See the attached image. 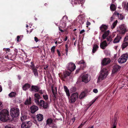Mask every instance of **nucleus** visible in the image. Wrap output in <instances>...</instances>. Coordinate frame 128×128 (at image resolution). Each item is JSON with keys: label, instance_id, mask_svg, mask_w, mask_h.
Returning <instances> with one entry per match:
<instances>
[{"label": "nucleus", "instance_id": "obj_1", "mask_svg": "<svg viewBox=\"0 0 128 128\" xmlns=\"http://www.w3.org/2000/svg\"><path fill=\"white\" fill-rule=\"evenodd\" d=\"M9 112L6 109L3 110L0 112V120L2 122H6L9 120Z\"/></svg>", "mask_w": 128, "mask_h": 128}, {"label": "nucleus", "instance_id": "obj_2", "mask_svg": "<svg viewBox=\"0 0 128 128\" xmlns=\"http://www.w3.org/2000/svg\"><path fill=\"white\" fill-rule=\"evenodd\" d=\"M108 75V70L105 68H103L100 71V74L98 80V82H100V80L105 79Z\"/></svg>", "mask_w": 128, "mask_h": 128}, {"label": "nucleus", "instance_id": "obj_3", "mask_svg": "<svg viewBox=\"0 0 128 128\" xmlns=\"http://www.w3.org/2000/svg\"><path fill=\"white\" fill-rule=\"evenodd\" d=\"M10 115L12 118L18 117L20 114V110L18 108L16 107H13L10 109Z\"/></svg>", "mask_w": 128, "mask_h": 128}, {"label": "nucleus", "instance_id": "obj_4", "mask_svg": "<svg viewBox=\"0 0 128 128\" xmlns=\"http://www.w3.org/2000/svg\"><path fill=\"white\" fill-rule=\"evenodd\" d=\"M40 88L37 86H32L30 90L31 92L34 91L35 92H38L39 93L41 94H43L45 92L44 90H40Z\"/></svg>", "mask_w": 128, "mask_h": 128}, {"label": "nucleus", "instance_id": "obj_5", "mask_svg": "<svg viewBox=\"0 0 128 128\" xmlns=\"http://www.w3.org/2000/svg\"><path fill=\"white\" fill-rule=\"evenodd\" d=\"M128 58V54L126 53L123 54L118 59V62L119 63H123L125 62Z\"/></svg>", "mask_w": 128, "mask_h": 128}, {"label": "nucleus", "instance_id": "obj_6", "mask_svg": "<svg viewBox=\"0 0 128 128\" xmlns=\"http://www.w3.org/2000/svg\"><path fill=\"white\" fill-rule=\"evenodd\" d=\"M78 64H81L80 68L78 69H77L76 70L75 74L78 73L80 71L81 69L84 70V68H85L86 66V64L84 60H82L79 61L78 62Z\"/></svg>", "mask_w": 128, "mask_h": 128}, {"label": "nucleus", "instance_id": "obj_7", "mask_svg": "<svg viewBox=\"0 0 128 128\" xmlns=\"http://www.w3.org/2000/svg\"><path fill=\"white\" fill-rule=\"evenodd\" d=\"M127 31L126 27L125 24H122L119 26L118 31L120 34H124Z\"/></svg>", "mask_w": 128, "mask_h": 128}, {"label": "nucleus", "instance_id": "obj_8", "mask_svg": "<svg viewBox=\"0 0 128 128\" xmlns=\"http://www.w3.org/2000/svg\"><path fill=\"white\" fill-rule=\"evenodd\" d=\"M66 68L70 72H72L76 69V66L74 63L70 62L67 64Z\"/></svg>", "mask_w": 128, "mask_h": 128}, {"label": "nucleus", "instance_id": "obj_9", "mask_svg": "<svg viewBox=\"0 0 128 128\" xmlns=\"http://www.w3.org/2000/svg\"><path fill=\"white\" fill-rule=\"evenodd\" d=\"M32 126V123L30 121L22 122L21 125L22 128H29Z\"/></svg>", "mask_w": 128, "mask_h": 128}, {"label": "nucleus", "instance_id": "obj_10", "mask_svg": "<svg viewBox=\"0 0 128 128\" xmlns=\"http://www.w3.org/2000/svg\"><path fill=\"white\" fill-rule=\"evenodd\" d=\"M78 94L77 92L73 94L71 96L70 101L72 103L74 102L78 98Z\"/></svg>", "mask_w": 128, "mask_h": 128}, {"label": "nucleus", "instance_id": "obj_11", "mask_svg": "<svg viewBox=\"0 0 128 128\" xmlns=\"http://www.w3.org/2000/svg\"><path fill=\"white\" fill-rule=\"evenodd\" d=\"M111 61L110 59L108 58H104L102 60L101 64L102 66H105L109 64Z\"/></svg>", "mask_w": 128, "mask_h": 128}, {"label": "nucleus", "instance_id": "obj_12", "mask_svg": "<svg viewBox=\"0 0 128 128\" xmlns=\"http://www.w3.org/2000/svg\"><path fill=\"white\" fill-rule=\"evenodd\" d=\"M84 15V14H80L79 15L78 17L80 18L78 21V22L81 24H83L85 22Z\"/></svg>", "mask_w": 128, "mask_h": 128}, {"label": "nucleus", "instance_id": "obj_13", "mask_svg": "<svg viewBox=\"0 0 128 128\" xmlns=\"http://www.w3.org/2000/svg\"><path fill=\"white\" fill-rule=\"evenodd\" d=\"M88 74L83 75L82 77V81L85 83H87L90 80V79L88 78Z\"/></svg>", "mask_w": 128, "mask_h": 128}, {"label": "nucleus", "instance_id": "obj_14", "mask_svg": "<svg viewBox=\"0 0 128 128\" xmlns=\"http://www.w3.org/2000/svg\"><path fill=\"white\" fill-rule=\"evenodd\" d=\"M70 72H66L64 73L63 75H61L59 74V76L62 79H64V78H66L68 76L70 75Z\"/></svg>", "mask_w": 128, "mask_h": 128}, {"label": "nucleus", "instance_id": "obj_15", "mask_svg": "<svg viewBox=\"0 0 128 128\" xmlns=\"http://www.w3.org/2000/svg\"><path fill=\"white\" fill-rule=\"evenodd\" d=\"M121 67L119 66L116 64L114 65L113 67V69L112 72L113 73H114L116 72H118L120 70Z\"/></svg>", "mask_w": 128, "mask_h": 128}, {"label": "nucleus", "instance_id": "obj_16", "mask_svg": "<svg viewBox=\"0 0 128 128\" xmlns=\"http://www.w3.org/2000/svg\"><path fill=\"white\" fill-rule=\"evenodd\" d=\"M66 26V22L65 20H64L63 18L60 21V26L62 28H65Z\"/></svg>", "mask_w": 128, "mask_h": 128}, {"label": "nucleus", "instance_id": "obj_17", "mask_svg": "<svg viewBox=\"0 0 128 128\" xmlns=\"http://www.w3.org/2000/svg\"><path fill=\"white\" fill-rule=\"evenodd\" d=\"M107 45L108 44L106 41V40H104L103 42L100 44V48L103 50L104 49L106 48Z\"/></svg>", "mask_w": 128, "mask_h": 128}, {"label": "nucleus", "instance_id": "obj_18", "mask_svg": "<svg viewBox=\"0 0 128 128\" xmlns=\"http://www.w3.org/2000/svg\"><path fill=\"white\" fill-rule=\"evenodd\" d=\"M100 30L102 32L106 31L108 28V26L102 24L100 28Z\"/></svg>", "mask_w": 128, "mask_h": 128}, {"label": "nucleus", "instance_id": "obj_19", "mask_svg": "<svg viewBox=\"0 0 128 128\" xmlns=\"http://www.w3.org/2000/svg\"><path fill=\"white\" fill-rule=\"evenodd\" d=\"M30 109L31 110V112L34 113L38 110V108L37 106L33 105L30 108Z\"/></svg>", "mask_w": 128, "mask_h": 128}, {"label": "nucleus", "instance_id": "obj_20", "mask_svg": "<svg viewBox=\"0 0 128 128\" xmlns=\"http://www.w3.org/2000/svg\"><path fill=\"white\" fill-rule=\"evenodd\" d=\"M110 31L109 30H108L106 31H105L104 32V33L103 34L102 38V39H101V40H102V39L104 40L109 35L110 33Z\"/></svg>", "mask_w": 128, "mask_h": 128}, {"label": "nucleus", "instance_id": "obj_21", "mask_svg": "<svg viewBox=\"0 0 128 128\" xmlns=\"http://www.w3.org/2000/svg\"><path fill=\"white\" fill-rule=\"evenodd\" d=\"M30 87V84L27 83L25 84L22 86L23 90L24 91H26Z\"/></svg>", "mask_w": 128, "mask_h": 128}, {"label": "nucleus", "instance_id": "obj_22", "mask_svg": "<svg viewBox=\"0 0 128 128\" xmlns=\"http://www.w3.org/2000/svg\"><path fill=\"white\" fill-rule=\"evenodd\" d=\"M122 38V37L120 36H117L114 40L113 42L114 43H117L119 42L120 40Z\"/></svg>", "mask_w": 128, "mask_h": 128}, {"label": "nucleus", "instance_id": "obj_23", "mask_svg": "<svg viewBox=\"0 0 128 128\" xmlns=\"http://www.w3.org/2000/svg\"><path fill=\"white\" fill-rule=\"evenodd\" d=\"M86 96V94L85 92L84 91L81 92L79 96V98L80 99H82Z\"/></svg>", "mask_w": 128, "mask_h": 128}, {"label": "nucleus", "instance_id": "obj_24", "mask_svg": "<svg viewBox=\"0 0 128 128\" xmlns=\"http://www.w3.org/2000/svg\"><path fill=\"white\" fill-rule=\"evenodd\" d=\"M37 119L38 121H41L43 119V116L41 114H38L37 116Z\"/></svg>", "mask_w": 128, "mask_h": 128}, {"label": "nucleus", "instance_id": "obj_25", "mask_svg": "<svg viewBox=\"0 0 128 128\" xmlns=\"http://www.w3.org/2000/svg\"><path fill=\"white\" fill-rule=\"evenodd\" d=\"M128 46V43L123 41L121 47L122 50H123L126 47Z\"/></svg>", "mask_w": 128, "mask_h": 128}, {"label": "nucleus", "instance_id": "obj_26", "mask_svg": "<svg viewBox=\"0 0 128 128\" xmlns=\"http://www.w3.org/2000/svg\"><path fill=\"white\" fill-rule=\"evenodd\" d=\"M99 47L98 45L96 44L94 45L92 50V52L94 53L98 50Z\"/></svg>", "mask_w": 128, "mask_h": 128}, {"label": "nucleus", "instance_id": "obj_27", "mask_svg": "<svg viewBox=\"0 0 128 128\" xmlns=\"http://www.w3.org/2000/svg\"><path fill=\"white\" fill-rule=\"evenodd\" d=\"M64 88L65 91L66 93V95L69 97L70 96V93L69 90L67 87L66 86H64Z\"/></svg>", "mask_w": 128, "mask_h": 128}, {"label": "nucleus", "instance_id": "obj_28", "mask_svg": "<svg viewBox=\"0 0 128 128\" xmlns=\"http://www.w3.org/2000/svg\"><path fill=\"white\" fill-rule=\"evenodd\" d=\"M52 120L50 118L48 119L46 121V124L49 125L50 126L52 124Z\"/></svg>", "mask_w": 128, "mask_h": 128}, {"label": "nucleus", "instance_id": "obj_29", "mask_svg": "<svg viewBox=\"0 0 128 128\" xmlns=\"http://www.w3.org/2000/svg\"><path fill=\"white\" fill-rule=\"evenodd\" d=\"M117 120L116 118V117L114 118V123L113 125L111 126V128H116V125L117 124V123L116 122Z\"/></svg>", "mask_w": 128, "mask_h": 128}, {"label": "nucleus", "instance_id": "obj_30", "mask_svg": "<svg viewBox=\"0 0 128 128\" xmlns=\"http://www.w3.org/2000/svg\"><path fill=\"white\" fill-rule=\"evenodd\" d=\"M33 70V72L34 73V75L38 77V70L37 69L34 68V69L32 70Z\"/></svg>", "mask_w": 128, "mask_h": 128}, {"label": "nucleus", "instance_id": "obj_31", "mask_svg": "<svg viewBox=\"0 0 128 128\" xmlns=\"http://www.w3.org/2000/svg\"><path fill=\"white\" fill-rule=\"evenodd\" d=\"M31 98L29 97L28 99L27 98L24 104H31Z\"/></svg>", "mask_w": 128, "mask_h": 128}, {"label": "nucleus", "instance_id": "obj_32", "mask_svg": "<svg viewBox=\"0 0 128 128\" xmlns=\"http://www.w3.org/2000/svg\"><path fill=\"white\" fill-rule=\"evenodd\" d=\"M16 56V55H15L14 54L11 57L9 55H8L6 56H5V57L6 58H8V59H10V58H12L13 59H14Z\"/></svg>", "mask_w": 128, "mask_h": 128}, {"label": "nucleus", "instance_id": "obj_33", "mask_svg": "<svg viewBox=\"0 0 128 128\" xmlns=\"http://www.w3.org/2000/svg\"><path fill=\"white\" fill-rule=\"evenodd\" d=\"M118 21L116 20L112 24V26H111L112 29H113L116 27L117 24L118 23Z\"/></svg>", "mask_w": 128, "mask_h": 128}, {"label": "nucleus", "instance_id": "obj_34", "mask_svg": "<svg viewBox=\"0 0 128 128\" xmlns=\"http://www.w3.org/2000/svg\"><path fill=\"white\" fill-rule=\"evenodd\" d=\"M110 8L111 10L114 11L116 9L115 6L113 4H111L110 6Z\"/></svg>", "mask_w": 128, "mask_h": 128}, {"label": "nucleus", "instance_id": "obj_35", "mask_svg": "<svg viewBox=\"0 0 128 128\" xmlns=\"http://www.w3.org/2000/svg\"><path fill=\"white\" fill-rule=\"evenodd\" d=\"M16 95V93L14 92H12L9 94V96L11 97H14Z\"/></svg>", "mask_w": 128, "mask_h": 128}, {"label": "nucleus", "instance_id": "obj_36", "mask_svg": "<svg viewBox=\"0 0 128 128\" xmlns=\"http://www.w3.org/2000/svg\"><path fill=\"white\" fill-rule=\"evenodd\" d=\"M31 65L30 66V67H31L32 69V70L34 69V68H35V66L34 64V62H31Z\"/></svg>", "mask_w": 128, "mask_h": 128}, {"label": "nucleus", "instance_id": "obj_37", "mask_svg": "<svg viewBox=\"0 0 128 128\" xmlns=\"http://www.w3.org/2000/svg\"><path fill=\"white\" fill-rule=\"evenodd\" d=\"M43 97L46 100H48V96L47 94L45 95H43Z\"/></svg>", "mask_w": 128, "mask_h": 128}, {"label": "nucleus", "instance_id": "obj_38", "mask_svg": "<svg viewBox=\"0 0 128 128\" xmlns=\"http://www.w3.org/2000/svg\"><path fill=\"white\" fill-rule=\"evenodd\" d=\"M55 46H52L51 48V50L52 53V54H54L55 52Z\"/></svg>", "mask_w": 128, "mask_h": 128}, {"label": "nucleus", "instance_id": "obj_39", "mask_svg": "<svg viewBox=\"0 0 128 128\" xmlns=\"http://www.w3.org/2000/svg\"><path fill=\"white\" fill-rule=\"evenodd\" d=\"M123 41L128 43V36H127L125 37Z\"/></svg>", "mask_w": 128, "mask_h": 128}, {"label": "nucleus", "instance_id": "obj_40", "mask_svg": "<svg viewBox=\"0 0 128 128\" xmlns=\"http://www.w3.org/2000/svg\"><path fill=\"white\" fill-rule=\"evenodd\" d=\"M72 0V2H74V3L75 4H77V2L78 3L79 1L81 2L82 1L84 0Z\"/></svg>", "mask_w": 128, "mask_h": 128}, {"label": "nucleus", "instance_id": "obj_41", "mask_svg": "<svg viewBox=\"0 0 128 128\" xmlns=\"http://www.w3.org/2000/svg\"><path fill=\"white\" fill-rule=\"evenodd\" d=\"M34 96L35 97L38 99H39L40 97V96L38 93L35 94Z\"/></svg>", "mask_w": 128, "mask_h": 128}, {"label": "nucleus", "instance_id": "obj_42", "mask_svg": "<svg viewBox=\"0 0 128 128\" xmlns=\"http://www.w3.org/2000/svg\"><path fill=\"white\" fill-rule=\"evenodd\" d=\"M108 42H111L112 40V38L110 36H109L106 38Z\"/></svg>", "mask_w": 128, "mask_h": 128}, {"label": "nucleus", "instance_id": "obj_43", "mask_svg": "<svg viewBox=\"0 0 128 128\" xmlns=\"http://www.w3.org/2000/svg\"><path fill=\"white\" fill-rule=\"evenodd\" d=\"M118 17L119 19L121 20H123L124 18L123 16L120 14Z\"/></svg>", "mask_w": 128, "mask_h": 128}, {"label": "nucleus", "instance_id": "obj_44", "mask_svg": "<svg viewBox=\"0 0 128 128\" xmlns=\"http://www.w3.org/2000/svg\"><path fill=\"white\" fill-rule=\"evenodd\" d=\"M16 103H20L22 101L18 98L16 99L15 100Z\"/></svg>", "mask_w": 128, "mask_h": 128}, {"label": "nucleus", "instance_id": "obj_45", "mask_svg": "<svg viewBox=\"0 0 128 128\" xmlns=\"http://www.w3.org/2000/svg\"><path fill=\"white\" fill-rule=\"evenodd\" d=\"M41 106H42L43 108L44 109L47 108L48 107V104H40Z\"/></svg>", "mask_w": 128, "mask_h": 128}, {"label": "nucleus", "instance_id": "obj_46", "mask_svg": "<svg viewBox=\"0 0 128 128\" xmlns=\"http://www.w3.org/2000/svg\"><path fill=\"white\" fill-rule=\"evenodd\" d=\"M26 118V117L25 116H23L21 117V119L22 121H24V120Z\"/></svg>", "mask_w": 128, "mask_h": 128}, {"label": "nucleus", "instance_id": "obj_47", "mask_svg": "<svg viewBox=\"0 0 128 128\" xmlns=\"http://www.w3.org/2000/svg\"><path fill=\"white\" fill-rule=\"evenodd\" d=\"M114 15H113L110 18V21L111 22L112 21L114 18Z\"/></svg>", "mask_w": 128, "mask_h": 128}, {"label": "nucleus", "instance_id": "obj_48", "mask_svg": "<svg viewBox=\"0 0 128 128\" xmlns=\"http://www.w3.org/2000/svg\"><path fill=\"white\" fill-rule=\"evenodd\" d=\"M50 126L53 128H56L57 127L56 125L55 124H53V123L51 124V125H50Z\"/></svg>", "mask_w": 128, "mask_h": 128}, {"label": "nucleus", "instance_id": "obj_49", "mask_svg": "<svg viewBox=\"0 0 128 128\" xmlns=\"http://www.w3.org/2000/svg\"><path fill=\"white\" fill-rule=\"evenodd\" d=\"M119 13H118L116 11L114 12V14L113 15H114V17H115L116 16L118 17L119 16Z\"/></svg>", "mask_w": 128, "mask_h": 128}, {"label": "nucleus", "instance_id": "obj_50", "mask_svg": "<svg viewBox=\"0 0 128 128\" xmlns=\"http://www.w3.org/2000/svg\"><path fill=\"white\" fill-rule=\"evenodd\" d=\"M86 27H88V26H90L91 24V23L90 22H89L87 20L86 22Z\"/></svg>", "mask_w": 128, "mask_h": 128}, {"label": "nucleus", "instance_id": "obj_51", "mask_svg": "<svg viewBox=\"0 0 128 128\" xmlns=\"http://www.w3.org/2000/svg\"><path fill=\"white\" fill-rule=\"evenodd\" d=\"M40 104H45V102L43 100H41L39 102Z\"/></svg>", "mask_w": 128, "mask_h": 128}, {"label": "nucleus", "instance_id": "obj_52", "mask_svg": "<svg viewBox=\"0 0 128 128\" xmlns=\"http://www.w3.org/2000/svg\"><path fill=\"white\" fill-rule=\"evenodd\" d=\"M39 99H35V102L36 104H40Z\"/></svg>", "mask_w": 128, "mask_h": 128}, {"label": "nucleus", "instance_id": "obj_53", "mask_svg": "<svg viewBox=\"0 0 128 128\" xmlns=\"http://www.w3.org/2000/svg\"><path fill=\"white\" fill-rule=\"evenodd\" d=\"M126 3L125 2H123L122 4V6L124 8H125L126 7Z\"/></svg>", "mask_w": 128, "mask_h": 128}, {"label": "nucleus", "instance_id": "obj_54", "mask_svg": "<svg viewBox=\"0 0 128 128\" xmlns=\"http://www.w3.org/2000/svg\"><path fill=\"white\" fill-rule=\"evenodd\" d=\"M20 38V36H18L17 37V42H19L21 40L19 39Z\"/></svg>", "mask_w": 128, "mask_h": 128}, {"label": "nucleus", "instance_id": "obj_55", "mask_svg": "<svg viewBox=\"0 0 128 128\" xmlns=\"http://www.w3.org/2000/svg\"><path fill=\"white\" fill-rule=\"evenodd\" d=\"M65 50L66 52V56H68V48H66Z\"/></svg>", "mask_w": 128, "mask_h": 128}, {"label": "nucleus", "instance_id": "obj_56", "mask_svg": "<svg viewBox=\"0 0 128 128\" xmlns=\"http://www.w3.org/2000/svg\"><path fill=\"white\" fill-rule=\"evenodd\" d=\"M57 52L59 56H61L60 53L58 50H57Z\"/></svg>", "mask_w": 128, "mask_h": 128}, {"label": "nucleus", "instance_id": "obj_57", "mask_svg": "<svg viewBox=\"0 0 128 128\" xmlns=\"http://www.w3.org/2000/svg\"><path fill=\"white\" fill-rule=\"evenodd\" d=\"M5 128H13V127H11L9 125H6L5 126Z\"/></svg>", "mask_w": 128, "mask_h": 128}, {"label": "nucleus", "instance_id": "obj_58", "mask_svg": "<svg viewBox=\"0 0 128 128\" xmlns=\"http://www.w3.org/2000/svg\"><path fill=\"white\" fill-rule=\"evenodd\" d=\"M59 30L61 32L63 33L64 32V30L61 29L60 27H58Z\"/></svg>", "mask_w": 128, "mask_h": 128}, {"label": "nucleus", "instance_id": "obj_59", "mask_svg": "<svg viewBox=\"0 0 128 128\" xmlns=\"http://www.w3.org/2000/svg\"><path fill=\"white\" fill-rule=\"evenodd\" d=\"M34 40L36 42H37L38 41V38L36 36L34 38Z\"/></svg>", "mask_w": 128, "mask_h": 128}, {"label": "nucleus", "instance_id": "obj_60", "mask_svg": "<svg viewBox=\"0 0 128 128\" xmlns=\"http://www.w3.org/2000/svg\"><path fill=\"white\" fill-rule=\"evenodd\" d=\"M93 91L95 93H97L98 92V90L96 89H94Z\"/></svg>", "mask_w": 128, "mask_h": 128}, {"label": "nucleus", "instance_id": "obj_61", "mask_svg": "<svg viewBox=\"0 0 128 128\" xmlns=\"http://www.w3.org/2000/svg\"><path fill=\"white\" fill-rule=\"evenodd\" d=\"M92 104H89L87 108L85 109V110L86 111L91 106Z\"/></svg>", "mask_w": 128, "mask_h": 128}, {"label": "nucleus", "instance_id": "obj_62", "mask_svg": "<svg viewBox=\"0 0 128 128\" xmlns=\"http://www.w3.org/2000/svg\"><path fill=\"white\" fill-rule=\"evenodd\" d=\"M85 30H81L80 32V34H82V33H84V32Z\"/></svg>", "mask_w": 128, "mask_h": 128}, {"label": "nucleus", "instance_id": "obj_63", "mask_svg": "<svg viewBox=\"0 0 128 128\" xmlns=\"http://www.w3.org/2000/svg\"><path fill=\"white\" fill-rule=\"evenodd\" d=\"M97 98H96V99H95L94 100H93V101L92 102V103L91 104H93L96 102Z\"/></svg>", "mask_w": 128, "mask_h": 128}, {"label": "nucleus", "instance_id": "obj_64", "mask_svg": "<svg viewBox=\"0 0 128 128\" xmlns=\"http://www.w3.org/2000/svg\"><path fill=\"white\" fill-rule=\"evenodd\" d=\"M126 9L128 10V2L126 6Z\"/></svg>", "mask_w": 128, "mask_h": 128}]
</instances>
